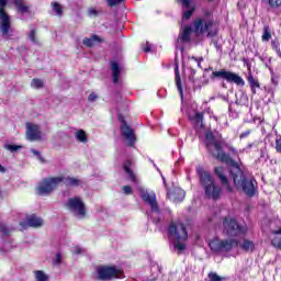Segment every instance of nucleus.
I'll return each instance as SVG.
<instances>
[{"mask_svg": "<svg viewBox=\"0 0 281 281\" xmlns=\"http://www.w3.org/2000/svg\"><path fill=\"white\" fill-rule=\"evenodd\" d=\"M31 87L33 89H43V80H41V79H33L31 81Z\"/></svg>", "mask_w": 281, "mask_h": 281, "instance_id": "36", "label": "nucleus"}, {"mask_svg": "<svg viewBox=\"0 0 281 281\" xmlns=\"http://www.w3.org/2000/svg\"><path fill=\"white\" fill-rule=\"evenodd\" d=\"M271 47H272V49H274L276 52H279V49H280V42H278V41H272V42H271Z\"/></svg>", "mask_w": 281, "mask_h": 281, "instance_id": "44", "label": "nucleus"}, {"mask_svg": "<svg viewBox=\"0 0 281 281\" xmlns=\"http://www.w3.org/2000/svg\"><path fill=\"white\" fill-rule=\"evenodd\" d=\"M204 143L213 157L229 166L231 177L237 190H243L246 196H255L257 192L256 180L245 177V172H243L238 162H235L229 155L223 153L221 140H216L214 133L206 132Z\"/></svg>", "mask_w": 281, "mask_h": 281, "instance_id": "1", "label": "nucleus"}, {"mask_svg": "<svg viewBox=\"0 0 281 281\" xmlns=\"http://www.w3.org/2000/svg\"><path fill=\"white\" fill-rule=\"evenodd\" d=\"M89 102H95L98 100V94L91 92L88 97Z\"/></svg>", "mask_w": 281, "mask_h": 281, "instance_id": "45", "label": "nucleus"}, {"mask_svg": "<svg viewBox=\"0 0 281 281\" xmlns=\"http://www.w3.org/2000/svg\"><path fill=\"white\" fill-rule=\"evenodd\" d=\"M214 25V21L210 20L207 18H198L193 21L191 24V27L193 30V34L195 36H201L202 34H205L207 32V36H216V31H210L212 30V26Z\"/></svg>", "mask_w": 281, "mask_h": 281, "instance_id": "6", "label": "nucleus"}, {"mask_svg": "<svg viewBox=\"0 0 281 281\" xmlns=\"http://www.w3.org/2000/svg\"><path fill=\"white\" fill-rule=\"evenodd\" d=\"M177 194H178V201L181 202L183 199H186V191L181 188L177 189Z\"/></svg>", "mask_w": 281, "mask_h": 281, "instance_id": "40", "label": "nucleus"}, {"mask_svg": "<svg viewBox=\"0 0 281 281\" xmlns=\"http://www.w3.org/2000/svg\"><path fill=\"white\" fill-rule=\"evenodd\" d=\"M123 192H124V194H132L133 193V188H131V186H124L123 187Z\"/></svg>", "mask_w": 281, "mask_h": 281, "instance_id": "46", "label": "nucleus"}, {"mask_svg": "<svg viewBox=\"0 0 281 281\" xmlns=\"http://www.w3.org/2000/svg\"><path fill=\"white\" fill-rule=\"evenodd\" d=\"M198 173L200 175V181L204 188L205 195L207 199H213V201H218L221 196V187L214 183V178L207 171L203 169H198Z\"/></svg>", "mask_w": 281, "mask_h": 281, "instance_id": "2", "label": "nucleus"}, {"mask_svg": "<svg viewBox=\"0 0 281 281\" xmlns=\"http://www.w3.org/2000/svg\"><path fill=\"white\" fill-rule=\"evenodd\" d=\"M266 67H267V68L269 69V71H270L272 85L278 86L279 77L276 76V72H273V68H271V66H269V64H266Z\"/></svg>", "mask_w": 281, "mask_h": 281, "instance_id": "33", "label": "nucleus"}, {"mask_svg": "<svg viewBox=\"0 0 281 281\" xmlns=\"http://www.w3.org/2000/svg\"><path fill=\"white\" fill-rule=\"evenodd\" d=\"M209 223H212V218H209Z\"/></svg>", "mask_w": 281, "mask_h": 281, "instance_id": "62", "label": "nucleus"}, {"mask_svg": "<svg viewBox=\"0 0 281 281\" xmlns=\"http://www.w3.org/2000/svg\"><path fill=\"white\" fill-rule=\"evenodd\" d=\"M276 52H277L278 56H281V50H280V48H279V50H276Z\"/></svg>", "mask_w": 281, "mask_h": 281, "instance_id": "59", "label": "nucleus"}, {"mask_svg": "<svg viewBox=\"0 0 281 281\" xmlns=\"http://www.w3.org/2000/svg\"><path fill=\"white\" fill-rule=\"evenodd\" d=\"M162 181H164V184L166 187V178L165 177H162Z\"/></svg>", "mask_w": 281, "mask_h": 281, "instance_id": "60", "label": "nucleus"}, {"mask_svg": "<svg viewBox=\"0 0 281 281\" xmlns=\"http://www.w3.org/2000/svg\"><path fill=\"white\" fill-rule=\"evenodd\" d=\"M65 180V177L58 176V177H50V178H45L43 179L37 187V194L40 196H47L48 194H52L54 190L63 183Z\"/></svg>", "mask_w": 281, "mask_h": 281, "instance_id": "4", "label": "nucleus"}, {"mask_svg": "<svg viewBox=\"0 0 281 281\" xmlns=\"http://www.w3.org/2000/svg\"><path fill=\"white\" fill-rule=\"evenodd\" d=\"M88 13L90 16H98V14H100V12L95 9H89Z\"/></svg>", "mask_w": 281, "mask_h": 281, "instance_id": "47", "label": "nucleus"}, {"mask_svg": "<svg viewBox=\"0 0 281 281\" xmlns=\"http://www.w3.org/2000/svg\"><path fill=\"white\" fill-rule=\"evenodd\" d=\"M193 32H194V30L192 29V25L184 26L182 33L180 34L181 41H183V43H188V41H190V36H192Z\"/></svg>", "mask_w": 281, "mask_h": 281, "instance_id": "22", "label": "nucleus"}, {"mask_svg": "<svg viewBox=\"0 0 281 281\" xmlns=\"http://www.w3.org/2000/svg\"><path fill=\"white\" fill-rule=\"evenodd\" d=\"M167 198L170 199V190L167 189Z\"/></svg>", "mask_w": 281, "mask_h": 281, "instance_id": "57", "label": "nucleus"}, {"mask_svg": "<svg viewBox=\"0 0 281 281\" xmlns=\"http://www.w3.org/2000/svg\"><path fill=\"white\" fill-rule=\"evenodd\" d=\"M278 231H272V236L270 238L272 247L276 249H281V233H276Z\"/></svg>", "mask_w": 281, "mask_h": 281, "instance_id": "23", "label": "nucleus"}, {"mask_svg": "<svg viewBox=\"0 0 281 281\" xmlns=\"http://www.w3.org/2000/svg\"><path fill=\"white\" fill-rule=\"evenodd\" d=\"M228 150L229 153H232V155H235V157H238V150H236L234 146H228Z\"/></svg>", "mask_w": 281, "mask_h": 281, "instance_id": "50", "label": "nucleus"}, {"mask_svg": "<svg viewBox=\"0 0 281 281\" xmlns=\"http://www.w3.org/2000/svg\"><path fill=\"white\" fill-rule=\"evenodd\" d=\"M276 150L281 153V137L276 140Z\"/></svg>", "mask_w": 281, "mask_h": 281, "instance_id": "49", "label": "nucleus"}, {"mask_svg": "<svg viewBox=\"0 0 281 281\" xmlns=\"http://www.w3.org/2000/svg\"><path fill=\"white\" fill-rule=\"evenodd\" d=\"M3 251H10L12 247L10 246V243H5L4 246L2 247Z\"/></svg>", "mask_w": 281, "mask_h": 281, "instance_id": "52", "label": "nucleus"}, {"mask_svg": "<svg viewBox=\"0 0 281 281\" xmlns=\"http://www.w3.org/2000/svg\"><path fill=\"white\" fill-rule=\"evenodd\" d=\"M0 172H5V168L0 165Z\"/></svg>", "mask_w": 281, "mask_h": 281, "instance_id": "56", "label": "nucleus"}, {"mask_svg": "<svg viewBox=\"0 0 281 281\" xmlns=\"http://www.w3.org/2000/svg\"><path fill=\"white\" fill-rule=\"evenodd\" d=\"M122 1H124V0H106L110 8H113L114 5L122 3Z\"/></svg>", "mask_w": 281, "mask_h": 281, "instance_id": "43", "label": "nucleus"}, {"mask_svg": "<svg viewBox=\"0 0 281 281\" xmlns=\"http://www.w3.org/2000/svg\"><path fill=\"white\" fill-rule=\"evenodd\" d=\"M13 3L18 12H21V14H30V5L25 4V1L14 0Z\"/></svg>", "mask_w": 281, "mask_h": 281, "instance_id": "20", "label": "nucleus"}, {"mask_svg": "<svg viewBox=\"0 0 281 281\" xmlns=\"http://www.w3.org/2000/svg\"><path fill=\"white\" fill-rule=\"evenodd\" d=\"M95 43H102V38H100V36L98 35H92L91 37L83 38V45L86 47H93Z\"/></svg>", "mask_w": 281, "mask_h": 281, "instance_id": "24", "label": "nucleus"}, {"mask_svg": "<svg viewBox=\"0 0 281 281\" xmlns=\"http://www.w3.org/2000/svg\"><path fill=\"white\" fill-rule=\"evenodd\" d=\"M21 227H43V218L36 215L26 216V222L20 223Z\"/></svg>", "mask_w": 281, "mask_h": 281, "instance_id": "17", "label": "nucleus"}, {"mask_svg": "<svg viewBox=\"0 0 281 281\" xmlns=\"http://www.w3.org/2000/svg\"><path fill=\"white\" fill-rule=\"evenodd\" d=\"M42 135L43 133L41 132V126L33 123H26V138L30 142H38Z\"/></svg>", "mask_w": 281, "mask_h": 281, "instance_id": "15", "label": "nucleus"}, {"mask_svg": "<svg viewBox=\"0 0 281 281\" xmlns=\"http://www.w3.org/2000/svg\"><path fill=\"white\" fill-rule=\"evenodd\" d=\"M0 234H2V236H10V228L3 224H0Z\"/></svg>", "mask_w": 281, "mask_h": 281, "instance_id": "39", "label": "nucleus"}, {"mask_svg": "<svg viewBox=\"0 0 281 281\" xmlns=\"http://www.w3.org/2000/svg\"><path fill=\"white\" fill-rule=\"evenodd\" d=\"M182 8H183V14H182V21H188L194 14L195 4L194 0H178Z\"/></svg>", "mask_w": 281, "mask_h": 281, "instance_id": "16", "label": "nucleus"}, {"mask_svg": "<svg viewBox=\"0 0 281 281\" xmlns=\"http://www.w3.org/2000/svg\"><path fill=\"white\" fill-rule=\"evenodd\" d=\"M63 262V255L57 252L54 259V265H60Z\"/></svg>", "mask_w": 281, "mask_h": 281, "instance_id": "42", "label": "nucleus"}, {"mask_svg": "<svg viewBox=\"0 0 281 281\" xmlns=\"http://www.w3.org/2000/svg\"><path fill=\"white\" fill-rule=\"evenodd\" d=\"M177 87H178V91L180 93L182 104H186V98L183 97V88L181 87V79L179 77L177 79Z\"/></svg>", "mask_w": 281, "mask_h": 281, "instance_id": "35", "label": "nucleus"}, {"mask_svg": "<svg viewBox=\"0 0 281 281\" xmlns=\"http://www.w3.org/2000/svg\"><path fill=\"white\" fill-rule=\"evenodd\" d=\"M215 175H217L223 188H225L227 192H232V186H229V180H227V176H225V168L216 167Z\"/></svg>", "mask_w": 281, "mask_h": 281, "instance_id": "18", "label": "nucleus"}, {"mask_svg": "<svg viewBox=\"0 0 281 281\" xmlns=\"http://www.w3.org/2000/svg\"><path fill=\"white\" fill-rule=\"evenodd\" d=\"M4 148L10 150V153H16V150H21L22 147L19 145H4Z\"/></svg>", "mask_w": 281, "mask_h": 281, "instance_id": "38", "label": "nucleus"}, {"mask_svg": "<svg viewBox=\"0 0 281 281\" xmlns=\"http://www.w3.org/2000/svg\"><path fill=\"white\" fill-rule=\"evenodd\" d=\"M82 248H80V247H75V250H72V254H82Z\"/></svg>", "mask_w": 281, "mask_h": 281, "instance_id": "54", "label": "nucleus"}, {"mask_svg": "<svg viewBox=\"0 0 281 281\" xmlns=\"http://www.w3.org/2000/svg\"><path fill=\"white\" fill-rule=\"evenodd\" d=\"M276 234H281V228H279L278 232H276Z\"/></svg>", "mask_w": 281, "mask_h": 281, "instance_id": "61", "label": "nucleus"}, {"mask_svg": "<svg viewBox=\"0 0 281 281\" xmlns=\"http://www.w3.org/2000/svg\"><path fill=\"white\" fill-rule=\"evenodd\" d=\"M8 0H0V32L5 38L10 37V30H12L10 15L5 12Z\"/></svg>", "mask_w": 281, "mask_h": 281, "instance_id": "8", "label": "nucleus"}, {"mask_svg": "<svg viewBox=\"0 0 281 281\" xmlns=\"http://www.w3.org/2000/svg\"><path fill=\"white\" fill-rule=\"evenodd\" d=\"M250 134H251V131L247 130L246 132H243L239 137L240 139H245V137H248V135Z\"/></svg>", "mask_w": 281, "mask_h": 281, "instance_id": "51", "label": "nucleus"}, {"mask_svg": "<svg viewBox=\"0 0 281 281\" xmlns=\"http://www.w3.org/2000/svg\"><path fill=\"white\" fill-rule=\"evenodd\" d=\"M271 38V32H269V25L263 26L262 41L268 42Z\"/></svg>", "mask_w": 281, "mask_h": 281, "instance_id": "37", "label": "nucleus"}, {"mask_svg": "<svg viewBox=\"0 0 281 281\" xmlns=\"http://www.w3.org/2000/svg\"><path fill=\"white\" fill-rule=\"evenodd\" d=\"M266 2L272 10H280L281 8V0H266Z\"/></svg>", "mask_w": 281, "mask_h": 281, "instance_id": "32", "label": "nucleus"}, {"mask_svg": "<svg viewBox=\"0 0 281 281\" xmlns=\"http://www.w3.org/2000/svg\"><path fill=\"white\" fill-rule=\"evenodd\" d=\"M248 82L251 87V92L256 93V89H260V83L258 82L257 79L254 78V76H248Z\"/></svg>", "mask_w": 281, "mask_h": 281, "instance_id": "28", "label": "nucleus"}, {"mask_svg": "<svg viewBox=\"0 0 281 281\" xmlns=\"http://www.w3.org/2000/svg\"><path fill=\"white\" fill-rule=\"evenodd\" d=\"M35 279L36 281H47L49 280V277L43 272V270H36L35 272Z\"/></svg>", "mask_w": 281, "mask_h": 281, "instance_id": "31", "label": "nucleus"}, {"mask_svg": "<svg viewBox=\"0 0 281 281\" xmlns=\"http://www.w3.org/2000/svg\"><path fill=\"white\" fill-rule=\"evenodd\" d=\"M240 249H244V251H254V241L249 239H244L243 244H239Z\"/></svg>", "mask_w": 281, "mask_h": 281, "instance_id": "26", "label": "nucleus"}, {"mask_svg": "<svg viewBox=\"0 0 281 281\" xmlns=\"http://www.w3.org/2000/svg\"><path fill=\"white\" fill-rule=\"evenodd\" d=\"M123 168H124L126 175H128L131 181H133V183H135L136 179H135V173H133V170H131V161H126L123 165Z\"/></svg>", "mask_w": 281, "mask_h": 281, "instance_id": "27", "label": "nucleus"}, {"mask_svg": "<svg viewBox=\"0 0 281 281\" xmlns=\"http://www.w3.org/2000/svg\"><path fill=\"white\" fill-rule=\"evenodd\" d=\"M121 135L127 142V146H135L137 137L135 136V131L128 126V123L124 119L121 120Z\"/></svg>", "mask_w": 281, "mask_h": 281, "instance_id": "12", "label": "nucleus"}, {"mask_svg": "<svg viewBox=\"0 0 281 281\" xmlns=\"http://www.w3.org/2000/svg\"><path fill=\"white\" fill-rule=\"evenodd\" d=\"M66 207L77 218H85L87 216V209L85 202L80 198H69L66 201Z\"/></svg>", "mask_w": 281, "mask_h": 281, "instance_id": "7", "label": "nucleus"}, {"mask_svg": "<svg viewBox=\"0 0 281 281\" xmlns=\"http://www.w3.org/2000/svg\"><path fill=\"white\" fill-rule=\"evenodd\" d=\"M194 124L196 128H203V113L201 112L195 113Z\"/></svg>", "mask_w": 281, "mask_h": 281, "instance_id": "29", "label": "nucleus"}, {"mask_svg": "<svg viewBox=\"0 0 281 281\" xmlns=\"http://www.w3.org/2000/svg\"><path fill=\"white\" fill-rule=\"evenodd\" d=\"M252 146H254V144H248L247 147H246V149L252 148Z\"/></svg>", "mask_w": 281, "mask_h": 281, "instance_id": "58", "label": "nucleus"}, {"mask_svg": "<svg viewBox=\"0 0 281 281\" xmlns=\"http://www.w3.org/2000/svg\"><path fill=\"white\" fill-rule=\"evenodd\" d=\"M209 246L213 254H228V251L238 247V240L214 238L210 241Z\"/></svg>", "mask_w": 281, "mask_h": 281, "instance_id": "5", "label": "nucleus"}, {"mask_svg": "<svg viewBox=\"0 0 281 281\" xmlns=\"http://www.w3.org/2000/svg\"><path fill=\"white\" fill-rule=\"evenodd\" d=\"M166 236L171 251H177V222H170L166 229Z\"/></svg>", "mask_w": 281, "mask_h": 281, "instance_id": "14", "label": "nucleus"}, {"mask_svg": "<svg viewBox=\"0 0 281 281\" xmlns=\"http://www.w3.org/2000/svg\"><path fill=\"white\" fill-rule=\"evenodd\" d=\"M61 183H65V186H68L70 188H78V186H81L82 181L74 177H64Z\"/></svg>", "mask_w": 281, "mask_h": 281, "instance_id": "21", "label": "nucleus"}, {"mask_svg": "<svg viewBox=\"0 0 281 281\" xmlns=\"http://www.w3.org/2000/svg\"><path fill=\"white\" fill-rule=\"evenodd\" d=\"M53 12H55L56 16H63V5L58 2H52Z\"/></svg>", "mask_w": 281, "mask_h": 281, "instance_id": "30", "label": "nucleus"}, {"mask_svg": "<svg viewBox=\"0 0 281 281\" xmlns=\"http://www.w3.org/2000/svg\"><path fill=\"white\" fill-rule=\"evenodd\" d=\"M29 40L34 44L38 45V40H36V29H32L29 33Z\"/></svg>", "mask_w": 281, "mask_h": 281, "instance_id": "34", "label": "nucleus"}, {"mask_svg": "<svg viewBox=\"0 0 281 281\" xmlns=\"http://www.w3.org/2000/svg\"><path fill=\"white\" fill-rule=\"evenodd\" d=\"M75 137L77 142H80L81 144H87V132H85V130H78L75 133Z\"/></svg>", "mask_w": 281, "mask_h": 281, "instance_id": "25", "label": "nucleus"}, {"mask_svg": "<svg viewBox=\"0 0 281 281\" xmlns=\"http://www.w3.org/2000/svg\"><path fill=\"white\" fill-rule=\"evenodd\" d=\"M188 228L186 225L178 224L177 225V251L178 254H183L188 247Z\"/></svg>", "mask_w": 281, "mask_h": 281, "instance_id": "10", "label": "nucleus"}, {"mask_svg": "<svg viewBox=\"0 0 281 281\" xmlns=\"http://www.w3.org/2000/svg\"><path fill=\"white\" fill-rule=\"evenodd\" d=\"M269 63H271V58H269Z\"/></svg>", "mask_w": 281, "mask_h": 281, "instance_id": "63", "label": "nucleus"}, {"mask_svg": "<svg viewBox=\"0 0 281 281\" xmlns=\"http://www.w3.org/2000/svg\"><path fill=\"white\" fill-rule=\"evenodd\" d=\"M191 60H194L198 64V67H201V63H203V57H191Z\"/></svg>", "mask_w": 281, "mask_h": 281, "instance_id": "48", "label": "nucleus"}, {"mask_svg": "<svg viewBox=\"0 0 281 281\" xmlns=\"http://www.w3.org/2000/svg\"><path fill=\"white\" fill-rule=\"evenodd\" d=\"M31 153H33L35 155V157H37V159L42 162L45 164V158H43V156H41V151L36 150V149H31Z\"/></svg>", "mask_w": 281, "mask_h": 281, "instance_id": "41", "label": "nucleus"}, {"mask_svg": "<svg viewBox=\"0 0 281 281\" xmlns=\"http://www.w3.org/2000/svg\"><path fill=\"white\" fill-rule=\"evenodd\" d=\"M223 234L234 238L236 236H245L247 234V226L238 224L234 217L223 218Z\"/></svg>", "mask_w": 281, "mask_h": 281, "instance_id": "3", "label": "nucleus"}, {"mask_svg": "<svg viewBox=\"0 0 281 281\" xmlns=\"http://www.w3.org/2000/svg\"><path fill=\"white\" fill-rule=\"evenodd\" d=\"M151 45H150V43H146V47H144L143 49H144V52H146V53H148V52H150L151 50Z\"/></svg>", "mask_w": 281, "mask_h": 281, "instance_id": "53", "label": "nucleus"}, {"mask_svg": "<svg viewBox=\"0 0 281 281\" xmlns=\"http://www.w3.org/2000/svg\"><path fill=\"white\" fill-rule=\"evenodd\" d=\"M139 194L144 203H148L151 212L159 213V204L157 203V195L155 194V192H148V190L146 189H139Z\"/></svg>", "mask_w": 281, "mask_h": 281, "instance_id": "13", "label": "nucleus"}, {"mask_svg": "<svg viewBox=\"0 0 281 281\" xmlns=\"http://www.w3.org/2000/svg\"><path fill=\"white\" fill-rule=\"evenodd\" d=\"M97 273L99 280H113L115 278H124V271L109 266L97 268Z\"/></svg>", "mask_w": 281, "mask_h": 281, "instance_id": "9", "label": "nucleus"}, {"mask_svg": "<svg viewBox=\"0 0 281 281\" xmlns=\"http://www.w3.org/2000/svg\"><path fill=\"white\" fill-rule=\"evenodd\" d=\"M173 71H175V75L177 76V63L173 64Z\"/></svg>", "mask_w": 281, "mask_h": 281, "instance_id": "55", "label": "nucleus"}, {"mask_svg": "<svg viewBox=\"0 0 281 281\" xmlns=\"http://www.w3.org/2000/svg\"><path fill=\"white\" fill-rule=\"evenodd\" d=\"M212 76L213 78H222L223 80L234 82L235 85H239L241 87L245 86V80H243L240 76L225 69H222L220 71H213Z\"/></svg>", "mask_w": 281, "mask_h": 281, "instance_id": "11", "label": "nucleus"}, {"mask_svg": "<svg viewBox=\"0 0 281 281\" xmlns=\"http://www.w3.org/2000/svg\"><path fill=\"white\" fill-rule=\"evenodd\" d=\"M111 70H112L113 82L114 85H117L120 82V77L122 76V70H120V64H117V61H112Z\"/></svg>", "mask_w": 281, "mask_h": 281, "instance_id": "19", "label": "nucleus"}]
</instances>
